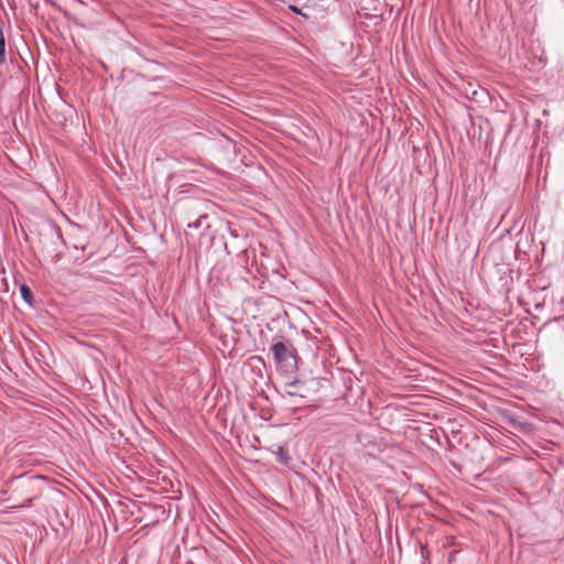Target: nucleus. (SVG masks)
I'll return each mask as SVG.
<instances>
[{
  "label": "nucleus",
  "instance_id": "6",
  "mask_svg": "<svg viewBox=\"0 0 564 564\" xmlns=\"http://www.w3.org/2000/svg\"><path fill=\"white\" fill-rule=\"evenodd\" d=\"M20 293H21V296L24 300V302L28 303L29 305H32L33 297H32V292H31L30 288L25 284H21Z\"/></svg>",
  "mask_w": 564,
  "mask_h": 564
},
{
  "label": "nucleus",
  "instance_id": "4",
  "mask_svg": "<svg viewBox=\"0 0 564 564\" xmlns=\"http://www.w3.org/2000/svg\"><path fill=\"white\" fill-rule=\"evenodd\" d=\"M302 383L299 380H290L285 382V392L290 395H303Z\"/></svg>",
  "mask_w": 564,
  "mask_h": 564
},
{
  "label": "nucleus",
  "instance_id": "1",
  "mask_svg": "<svg viewBox=\"0 0 564 564\" xmlns=\"http://www.w3.org/2000/svg\"><path fill=\"white\" fill-rule=\"evenodd\" d=\"M45 477L39 475L22 474L8 480L12 490V499L21 500L14 509L30 508L33 501L42 496Z\"/></svg>",
  "mask_w": 564,
  "mask_h": 564
},
{
  "label": "nucleus",
  "instance_id": "12",
  "mask_svg": "<svg viewBox=\"0 0 564 564\" xmlns=\"http://www.w3.org/2000/svg\"><path fill=\"white\" fill-rule=\"evenodd\" d=\"M186 236H189L191 238H194L193 234L186 232Z\"/></svg>",
  "mask_w": 564,
  "mask_h": 564
},
{
  "label": "nucleus",
  "instance_id": "9",
  "mask_svg": "<svg viewBox=\"0 0 564 564\" xmlns=\"http://www.w3.org/2000/svg\"><path fill=\"white\" fill-rule=\"evenodd\" d=\"M291 9L295 12H300L295 7H291Z\"/></svg>",
  "mask_w": 564,
  "mask_h": 564
},
{
  "label": "nucleus",
  "instance_id": "10",
  "mask_svg": "<svg viewBox=\"0 0 564 564\" xmlns=\"http://www.w3.org/2000/svg\"><path fill=\"white\" fill-rule=\"evenodd\" d=\"M186 236H189L191 238H194L193 234L186 232Z\"/></svg>",
  "mask_w": 564,
  "mask_h": 564
},
{
  "label": "nucleus",
  "instance_id": "3",
  "mask_svg": "<svg viewBox=\"0 0 564 564\" xmlns=\"http://www.w3.org/2000/svg\"><path fill=\"white\" fill-rule=\"evenodd\" d=\"M187 227L189 230L191 229L200 230L199 236L205 235V231L210 227V224L208 223V215L207 214L199 215L196 220L188 223Z\"/></svg>",
  "mask_w": 564,
  "mask_h": 564
},
{
  "label": "nucleus",
  "instance_id": "5",
  "mask_svg": "<svg viewBox=\"0 0 564 564\" xmlns=\"http://www.w3.org/2000/svg\"><path fill=\"white\" fill-rule=\"evenodd\" d=\"M273 453L275 455L276 460L280 464L285 465V466L289 465L291 457L289 455V452L284 447L278 446Z\"/></svg>",
  "mask_w": 564,
  "mask_h": 564
},
{
  "label": "nucleus",
  "instance_id": "7",
  "mask_svg": "<svg viewBox=\"0 0 564 564\" xmlns=\"http://www.w3.org/2000/svg\"><path fill=\"white\" fill-rule=\"evenodd\" d=\"M6 62V40L3 35V29L0 25V64Z\"/></svg>",
  "mask_w": 564,
  "mask_h": 564
},
{
  "label": "nucleus",
  "instance_id": "2",
  "mask_svg": "<svg viewBox=\"0 0 564 564\" xmlns=\"http://www.w3.org/2000/svg\"><path fill=\"white\" fill-rule=\"evenodd\" d=\"M276 371L291 379L297 368V351L292 341L283 337H274L270 346Z\"/></svg>",
  "mask_w": 564,
  "mask_h": 564
},
{
  "label": "nucleus",
  "instance_id": "8",
  "mask_svg": "<svg viewBox=\"0 0 564 564\" xmlns=\"http://www.w3.org/2000/svg\"><path fill=\"white\" fill-rule=\"evenodd\" d=\"M338 9V0H326L325 10L327 13H335Z\"/></svg>",
  "mask_w": 564,
  "mask_h": 564
},
{
  "label": "nucleus",
  "instance_id": "11",
  "mask_svg": "<svg viewBox=\"0 0 564 564\" xmlns=\"http://www.w3.org/2000/svg\"><path fill=\"white\" fill-rule=\"evenodd\" d=\"M186 236H189L191 238H194L193 234L186 232Z\"/></svg>",
  "mask_w": 564,
  "mask_h": 564
}]
</instances>
